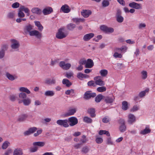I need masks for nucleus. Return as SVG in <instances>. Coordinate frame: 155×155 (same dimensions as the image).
Instances as JSON below:
<instances>
[{"label": "nucleus", "instance_id": "36", "mask_svg": "<svg viewBox=\"0 0 155 155\" xmlns=\"http://www.w3.org/2000/svg\"><path fill=\"white\" fill-rule=\"evenodd\" d=\"M34 23L35 25L38 28L39 31H41L43 30V27L39 21H35Z\"/></svg>", "mask_w": 155, "mask_h": 155}, {"label": "nucleus", "instance_id": "51", "mask_svg": "<svg viewBox=\"0 0 155 155\" xmlns=\"http://www.w3.org/2000/svg\"><path fill=\"white\" fill-rule=\"evenodd\" d=\"M15 16V13L14 12H10L8 14L7 17L8 18L12 19Z\"/></svg>", "mask_w": 155, "mask_h": 155}, {"label": "nucleus", "instance_id": "31", "mask_svg": "<svg viewBox=\"0 0 155 155\" xmlns=\"http://www.w3.org/2000/svg\"><path fill=\"white\" fill-rule=\"evenodd\" d=\"M19 91L21 92L26 93L27 94H30V91L27 88L24 87H21L19 88Z\"/></svg>", "mask_w": 155, "mask_h": 155}, {"label": "nucleus", "instance_id": "59", "mask_svg": "<svg viewBox=\"0 0 155 155\" xmlns=\"http://www.w3.org/2000/svg\"><path fill=\"white\" fill-rule=\"evenodd\" d=\"M37 128L36 127H33L29 128L28 129L29 130L31 134H32L35 132L37 130Z\"/></svg>", "mask_w": 155, "mask_h": 155}, {"label": "nucleus", "instance_id": "16", "mask_svg": "<svg viewBox=\"0 0 155 155\" xmlns=\"http://www.w3.org/2000/svg\"><path fill=\"white\" fill-rule=\"evenodd\" d=\"M45 83L48 85L55 84H56V80L54 78L52 79L48 78L45 81Z\"/></svg>", "mask_w": 155, "mask_h": 155}, {"label": "nucleus", "instance_id": "62", "mask_svg": "<svg viewBox=\"0 0 155 155\" xmlns=\"http://www.w3.org/2000/svg\"><path fill=\"white\" fill-rule=\"evenodd\" d=\"M146 26L145 24L143 23H141L139 24L138 26V28L140 29H141L143 28H145Z\"/></svg>", "mask_w": 155, "mask_h": 155}, {"label": "nucleus", "instance_id": "24", "mask_svg": "<svg viewBox=\"0 0 155 155\" xmlns=\"http://www.w3.org/2000/svg\"><path fill=\"white\" fill-rule=\"evenodd\" d=\"M23 103L25 106H28L31 103V100L29 98H26L21 101V103Z\"/></svg>", "mask_w": 155, "mask_h": 155}, {"label": "nucleus", "instance_id": "14", "mask_svg": "<svg viewBox=\"0 0 155 155\" xmlns=\"http://www.w3.org/2000/svg\"><path fill=\"white\" fill-rule=\"evenodd\" d=\"M8 48V45H2L1 50V58H2L4 56L5 51L7 50Z\"/></svg>", "mask_w": 155, "mask_h": 155}, {"label": "nucleus", "instance_id": "35", "mask_svg": "<svg viewBox=\"0 0 155 155\" xmlns=\"http://www.w3.org/2000/svg\"><path fill=\"white\" fill-rule=\"evenodd\" d=\"M104 96L101 94H98L95 98V101L97 103L100 102L102 99H104Z\"/></svg>", "mask_w": 155, "mask_h": 155}, {"label": "nucleus", "instance_id": "13", "mask_svg": "<svg viewBox=\"0 0 155 155\" xmlns=\"http://www.w3.org/2000/svg\"><path fill=\"white\" fill-rule=\"evenodd\" d=\"M136 121V118L135 116L132 114H130L128 116V122L130 124H132Z\"/></svg>", "mask_w": 155, "mask_h": 155}, {"label": "nucleus", "instance_id": "27", "mask_svg": "<svg viewBox=\"0 0 155 155\" xmlns=\"http://www.w3.org/2000/svg\"><path fill=\"white\" fill-rule=\"evenodd\" d=\"M76 112V110L75 109H72L69 110L68 112L65 114V117H68L71 115H74Z\"/></svg>", "mask_w": 155, "mask_h": 155}, {"label": "nucleus", "instance_id": "41", "mask_svg": "<svg viewBox=\"0 0 155 155\" xmlns=\"http://www.w3.org/2000/svg\"><path fill=\"white\" fill-rule=\"evenodd\" d=\"M84 122L90 124L92 122V119L88 117H85L83 119Z\"/></svg>", "mask_w": 155, "mask_h": 155}, {"label": "nucleus", "instance_id": "22", "mask_svg": "<svg viewBox=\"0 0 155 155\" xmlns=\"http://www.w3.org/2000/svg\"><path fill=\"white\" fill-rule=\"evenodd\" d=\"M31 12L32 13L36 14L38 15H41L42 13L41 9L36 7L33 8L31 10Z\"/></svg>", "mask_w": 155, "mask_h": 155}, {"label": "nucleus", "instance_id": "4", "mask_svg": "<svg viewBox=\"0 0 155 155\" xmlns=\"http://www.w3.org/2000/svg\"><path fill=\"white\" fill-rule=\"evenodd\" d=\"M10 41L11 43V47L12 49L15 50L19 48L20 44L18 41L15 39H12Z\"/></svg>", "mask_w": 155, "mask_h": 155}, {"label": "nucleus", "instance_id": "40", "mask_svg": "<svg viewBox=\"0 0 155 155\" xmlns=\"http://www.w3.org/2000/svg\"><path fill=\"white\" fill-rule=\"evenodd\" d=\"M141 74L142 79L145 80L147 78V73L146 71H143L141 72Z\"/></svg>", "mask_w": 155, "mask_h": 155}, {"label": "nucleus", "instance_id": "44", "mask_svg": "<svg viewBox=\"0 0 155 155\" xmlns=\"http://www.w3.org/2000/svg\"><path fill=\"white\" fill-rule=\"evenodd\" d=\"M100 72L101 76L105 77L107 75L108 71L107 70L103 69L101 70Z\"/></svg>", "mask_w": 155, "mask_h": 155}, {"label": "nucleus", "instance_id": "21", "mask_svg": "<svg viewBox=\"0 0 155 155\" xmlns=\"http://www.w3.org/2000/svg\"><path fill=\"white\" fill-rule=\"evenodd\" d=\"M91 14V11L89 10H83L81 12V15L84 18L88 17Z\"/></svg>", "mask_w": 155, "mask_h": 155}, {"label": "nucleus", "instance_id": "9", "mask_svg": "<svg viewBox=\"0 0 155 155\" xmlns=\"http://www.w3.org/2000/svg\"><path fill=\"white\" fill-rule=\"evenodd\" d=\"M129 6L131 8L136 9H140L142 8L140 4L138 3L134 2L130 3L129 4Z\"/></svg>", "mask_w": 155, "mask_h": 155}, {"label": "nucleus", "instance_id": "25", "mask_svg": "<svg viewBox=\"0 0 155 155\" xmlns=\"http://www.w3.org/2000/svg\"><path fill=\"white\" fill-rule=\"evenodd\" d=\"M28 117V115L26 114H22L20 115L17 120L20 122H21L25 120Z\"/></svg>", "mask_w": 155, "mask_h": 155}, {"label": "nucleus", "instance_id": "39", "mask_svg": "<svg viewBox=\"0 0 155 155\" xmlns=\"http://www.w3.org/2000/svg\"><path fill=\"white\" fill-rule=\"evenodd\" d=\"M88 113L90 114L91 117H94L95 116V109L94 108H90L88 109Z\"/></svg>", "mask_w": 155, "mask_h": 155}, {"label": "nucleus", "instance_id": "47", "mask_svg": "<svg viewBox=\"0 0 155 155\" xmlns=\"http://www.w3.org/2000/svg\"><path fill=\"white\" fill-rule=\"evenodd\" d=\"M110 121V118L108 116H105L103 119L102 121L105 123H107Z\"/></svg>", "mask_w": 155, "mask_h": 155}, {"label": "nucleus", "instance_id": "23", "mask_svg": "<svg viewBox=\"0 0 155 155\" xmlns=\"http://www.w3.org/2000/svg\"><path fill=\"white\" fill-rule=\"evenodd\" d=\"M72 21L77 25H79L80 22H84L85 21V19L84 18H75L72 19Z\"/></svg>", "mask_w": 155, "mask_h": 155}, {"label": "nucleus", "instance_id": "34", "mask_svg": "<svg viewBox=\"0 0 155 155\" xmlns=\"http://www.w3.org/2000/svg\"><path fill=\"white\" fill-rule=\"evenodd\" d=\"M55 93L54 91L51 90H48L45 93V95L47 96L52 97L54 96Z\"/></svg>", "mask_w": 155, "mask_h": 155}, {"label": "nucleus", "instance_id": "54", "mask_svg": "<svg viewBox=\"0 0 155 155\" xmlns=\"http://www.w3.org/2000/svg\"><path fill=\"white\" fill-rule=\"evenodd\" d=\"M73 75V73L71 72H67L65 74V76L68 78H70Z\"/></svg>", "mask_w": 155, "mask_h": 155}, {"label": "nucleus", "instance_id": "56", "mask_svg": "<svg viewBox=\"0 0 155 155\" xmlns=\"http://www.w3.org/2000/svg\"><path fill=\"white\" fill-rule=\"evenodd\" d=\"M82 138L81 139V142L82 143H84L86 142L87 141V140L86 139V137L84 135H83L82 137Z\"/></svg>", "mask_w": 155, "mask_h": 155}, {"label": "nucleus", "instance_id": "55", "mask_svg": "<svg viewBox=\"0 0 155 155\" xmlns=\"http://www.w3.org/2000/svg\"><path fill=\"white\" fill-rule=\"evenodd\" d=\"M106 143L108 145H113V143L111 140V137H108L107 138Z\"/></svg>", "mask_w": 155, "mask_h": 155}, {"label": "nucleus", "instance_id": "53", "mask_svg": "<svg viewBox=\"0 0 155 155\" xmlns=\"http://www.w3.org/2000/svg\"><path fill=\"white\" fill-rule=\"evenodd\" d=\"M87 85L88 86H93L95 87L96 86L95 82L93 81H91L87 82Z\"/></svg>", "mask_w": 155, "mask_h": 155}, {"label": "nucleus", "instance_id": "1", "mask_svg": "<svg viewBox=\"0 0 155 155\" xmlns=\"http://www.w3.org/2000/svg\"><path fill=\"white\" fill-rule=\"evenodd\" d=\"M64 31L65 28L64 27L59 28L56 34V37L59 39L65 38L68 35V33L67 32H64Z\"/></svg>", "mask_w": 155, "mask_h": 155}, {"label": "nucleus", "instance_id": "15", "mask_svg": "<svg viewBox=\"0 0 155 155\" xmlns=\"http://www.w3.org/2000/svg\"><path fill=\"white\" fill-rule=\"evenodd\" d=\"M27 95L25 93L21 92L18 94V103H21V101L22 100H24L27 98Z\"/></svg>", "mask_w": 155, "mask_h": 155}, {"label": "nucleus", "instance_id": "20", "mask_svg": "<svg viewBox=\"0 0 155 155\" xmlns=\"http://www.w3.org/2000/svg\"><path fill=\"white\" fill-rule=\"evenodd\" d=\"M94 64L93 61L91 59H88L85 65V67L86 68H91L94 66Z\"/></svg>", "mask_w": 155, "mask_h": 155}, {"label": "nucleus", "instance_id": "19", "mask_svg": "<svg viewBox=\"0 0 155 155\" xmlns=\"http://www.w3.org/2000/svg\"><path fill=\"white\" fill-rule=\"evenodd\" d=\"M5 76L8 80L11 81H14L18 78L16 75H13L8 72L6 73Z\"/></svg>", "mask_w": 155, "mask_h": 155}, {"label": "nucleus", "instance_id": "57", "mask_svg": "<svg viewBox=\"0 0 155 155\" xmlns=\"http://www.w3.org/2000/svg\"><path fill=\"white\" fill-rule=\"evenodd\" d=\"M139 109V108L137 105H134L130 110V111L132 112H134L138 110Z\"/></svg>", "mask_w": 155, "mask_h": 155}, {"label": "nucleus", "instance_id": "32", "mask_svg": "<svg viewBox=\"0 0 155 155\" xmlns=\"http://www.w3.org/2000/svg\"><path fill=\"white\" fill-rule=\"evenodd\" d=\"M76 27L75 24L70 23L67 25L66 28L69 31H72Z\"/></svg>", "mask_w": 155, "mask_h": 155}, {"label": "nucleus", "instance_id": "60", "mask_svg": "<svg viewBox=\"0 0 155 155\" xmlns=\"http://www.w3.org/2000/svg\"><path fill=\"white\" fill-rule=\"evenodd\" d=\"M114 56L115 58H121L122 55L121 54H119L117 52H115L113 55Z\"/></svg>", "mask_w": 155, "mask_h": 155}, {"label": "nucleus", "instance_id": "29", "mask_svg": "<svg viewBox=\"0 0 155 155\" xmlns=\"http://www.w3.org/2000/svg\"><path fill=\"white\" fill-rule=\"evenodd\" d=\"M151 132V130L148 127H146V128L143 130L141 131L140 134H141L145 135Z\"/></svg>", "mask_w": 155, "mask_h": 155}, {"label": "nucleus", "instance_id": "38", "mask_svg": "<svg viewBox=\"0 0 155 155\" xmlns=\"http://www.w3.org/2000/svg\"><path fill=\"white\" fill-rule=\"evenodd\" d=\"M33 145L34 146L42 147L45 145V143L43 142H35L33 143Z\"/></svg>", "mask_w": 155, "mask_h": 155}, {"label": "nucleus", "instance_id": "61", "mask_svg": "<svg viewBox=\"0 0 155 155\" xmlns=\"http://www.w3.org/2000/svg\"><path fill=\"white\" fill-rule=\"evenodd\" d=\"M96 141L97 143H101L103 142V139L101 137H97L96 139Z\"/></svg>", "mask_w": 155, "mask_h": 155}, {"label": "nucleus", "instance_id": "50", "mask_svg": "<svg viewBox=\"0 0 155 155\" xmlns=\"http://www.w3.org/2000/svg\"><path fill=\"white\" fill-rule=\"evenodd\" d=\"M9 99L12 101H15L17 99V97L15 95H11L9 96Z\"/></svg>", "mask_w": 155, "mask_h": 155}, {"label": "nucleus", "instance_id": "26", "mask_svg": "<svg viewBox=\"0 0 155 155\" xmlns=\"http://www.w3.org/2000/svg\"><path fill=\"white\" fill-rule=\"evenodd\" d=\"M90 150V147L89 146H85L83 147L81 150L82 153L86 154L88 153Z\"/></svg>", "mask_w": 155, "mask_h": 155}, {"label": "nucleus", "instance_id": "37", "mask_svg": "<svg viewBox=\"0 0 155 155\" xmlns=\"http://www.w3.org/2000/svg\"><path fill=\"white\" fill-rule=\"evenodd\" d=\"M122 109L124 110H126L128 108V102L126 101H123L122 103Z\"/></svg>", "mask_w": 155, "mask_h": 155}, {"label": "nucleus", "instance_id": "7", "mask_svg": "<svg viewBox=\"0 0 155 155\" xmlns=\"http://www.w3.org/2000/svg\"><path fill=\"white\" fill-rule=\"evenodd\" d=\"M68 122L71 126H73L77 124L78 122V119L75 117H72L69 118L68 120Z\"/></svg>", "mask_w": 155, "mask_h": 155}, {"label": "nucleus", "instance_id": "10", "mask_svg": "<svg viewBox=\"0 0 155 155\" xmlns=\"http://www.w3.org/2000/svg\"><path fill=\"white\" fill-rule=\"evenodd\" d=\"M114 97L113 96H104V100L106 104H111L113 102Z\"/></svg>", "mask_w": 155, "mask_h": 155}, {"label": "nucleus", "instance_id": "63", "mask_svg": "<svg viewBox=\"0 0 155 155\" xmlns=\"http://www.w3.org/2000/svg\"><path fill=\"white\" fill-rule=\"evenodd\" d=\"M107 27L104 25H102L100 26V29L104 32H106L107 31Z\"/></svg>", "mask_w": 155, "mask_h": 155}, {"label": "nucleus", "instance_id": "46", "mask_svg": "<svg viewBox=\"0 0 155 155\" xmlns=\"http://www.w3.org/2000/svg\"><path fill=\"white\" fill-rule=\"evenodd\" d=\"M109 4V2L107 0H104L102 2V5L104 7L108 6Z\"/></svg>", "mask_w": 155, "mask_h": 155}, {"label": "nucleus", "instance_id": "30", "mask_svg": "<svg viewBox=\"0 0 155 155\" xmlns=\"http://www.w3.org/2000/svg\"><path fill=\"white\" fill-rule=\"evenodd\" d=\"M33 28V26L30 24L26 25L25 26L24 28V30L25 31H26L27 32L30 33V32L32 31Z\"/></svg>", "mask_w": 155, "mask_h": 155}, {"label": "nucleus", "instance_id": "12", "mask_svg": "<svg viewBox=\"0 0 155 155\" xmlns=\"http://www.w3.org/2000/svg\"><path fill=\"white\" fill-rule=\"evenodd\" d=\"M53 12V9L51 7H47L44 8L42 12L45 15L50 14Z\"/></svg>", "mask_w": 155, "mask_h": 155}, {"label": "nucleus", "instance_id": "18", "mask_svg": "<svg viewBox=\"0 0 155 155\" xmlns=\"http://www.w3.org/2000/svg\"><path fill=\"white\" fill-rule=\"evenodd\" d=\"M60 10L64 13H68L71 11L69 7L66 4L62 5Z\"/></svg>", "mask_w": 155, "mask_h": 155}, {"label": "nucleus", "instance_id": "11", "mask_svg": "<svg viewBox=\"0 0 155 155\" xmlns=\"http://www.w3.org/2000/svg\"><path fill=\"white\" fill-rule=\"evenodd\" d=\"M94 80L95 81L96 85H97L101 86H104L105 84L104 81L100 79V77H96L94 78Z\"/></svg>", "mask_w": 155, "mask_h": 155}, {"label": "nucleus", "instance_id": "42", "mask_svg": "<svg viewBox=\"0 0 155 155\" xmlns=\"http://www.w3.org/2000/svg\"><path fill=\"white\" fill-rule=\"evenodd\" d=\"M97 90L100 92H104L106 91V88L104 86L100 87L97 88Z\"/></svg>", "mask_w": 155, "mask_h": 155}, {"label": "nucleus", "instance_id": "45", "mask_svg": "<svg viewBox=\"0 0 155 155\" xmlns=\"http://www.w3.org/2000/svg\"><path fill=\"white\" fill-rule=\"evenodd\" d=\"M119 129L120 132H124L126 130V126L125 124L120 125Z\"/></svg>", "mask_w": 155, "mask_h": 155}, {"label": "nucleus", "instance_id": "3", "mask_svg": "<svg viewBox=\"0 0 155 155\" xmlns=\"http://www.w3.org/2000/svg\"><path fill=\"white\" fill-rule=\"evenodd\" d=\"M56 123L58 125L64 127H68L69 126L67 119L58 120L57 121Z\"/></svg>", "mask_w": 155, "mask_h": 155}, {"label": "nucleus", "instance_id": "2", "mask_svg": "<svg viewBox=\"0 0 155 155\" xmlns=\"http://www.w3.org/2000/svg\"><path fill=\"white\" fill-rule=\"evenodd\" d=\"M96 96V93L92 92L91 91H87L85 93L84 98L85 99L87 100L90 99L91 97H94Z\"/></svg>", "mask_w": 155, "mask_h": 155}, {"label": "nucleus", "instance_id": "28", "mask_svg": "<svg viewBox=\"0 0 155 155\" xmlns=\"http://www.w3.org/2000/svg\"><path fill=\"white\" fill-rule=\"evenodd\" d=\"M23 154L22 150L20 148L16 149L13 152V155H22Z\"/></svg>", "mask_w": 155, "mask_h": 155}, {"label": "nucleus", "instance_id": "58", "mask_svg": "<svg viewBox=\"0 0 155 155\" xmlns=\"http://www.w3.org/2000/svg\"><path fill=\"white\" fill-rule=\"evenodd\" d=\"M12 150L10 149H8L6 150L3 155H9V154L12 153Z\"/></svg>", "mask_w": 155, "mask_h": 155}, {"label": "nucleus", "instance_id": "64", "mask_svg": "<svg viewBox=\"0 0 155 155\" xmlns=\"http://www.w3.org/2000/svg\"><path fill=\"white\" fill-rule=\"evenodd\" d=\"M84 75H85L81 73H79L77 74V77L78 78L81 79V78H83Z\"/></svg>", "mask_w": 155, "mask_h": 155}, {"label": "nucleus", "instance_id": "52", "mask_svg": "<svg viewBox=\"0 0 155 155\" xmlns=\"http://www.w3.org/2000/svg\"><path fill=\"white\" fill-rule=\"evenodd\" d=\"M20 4L18 2H15L12 4V7L13 8H16L20 6Z\"/></svg>", "mask_w": 155, "mask_h": 155}, {"label": "nucleus", "instance_id": "5", "mask_svg": "<svg viewBox=\"0 0 155 155\" xmlns=\"http://www.w3.org/2000/svg\"><path fill=\"white\" fill-rule=\"evenodd\" d=\"M121 11L119 9H117L116 13V17L117 21L119 23H121L124 21V18L121 16Z\"/></svg>", "mask_w": 155, "mask_h": 155}, {"label": "nucleus", "instance_id": "48", "mask_svg": "<svg viewBox=\"0 0 155 155\" xmlns=\"http://www.w3.org/2000/svg\"><path fill=\"white\" fill-rule=\"evenodd\" d=\"M20 9L23 11H24L25 12L28 13L29 12V10L27 8L25 7L24 6L21 5L20 6Z\"/></svg>", "mask_w": 155, "mask_h": 155}, {"label": "nucleus", "instance_id": "8", "mask_svg": "<svg viewBox=\"0 0 155 155\" xmlns=\"http://www.w3.org/2000/svg\"><path fill=\"white\" fill-rule=\"evenodd\" d=\"M31 36H35L37 38H40L41 37V34L38 31L36 30H32L29 34Z\"/></svg>", "mask_w": 155, "mask_h": 155}, {"label": "nucleus", "instance_id": "33", "mask_svg": "<svg viewBox=\"0 0 155 155\" xmlns=\"http://www.w3.org/2000/svg\"><path fill=\"white\" fill-rule=\"evenodd\" d=\"M62 83L63 84L65 85L67 87H69L72 84V83L67 79H64L62 80Z\"/></svg>", "mask_w": 155, "mask_h": 155}, {"label": "nucleus", "instance_id": "6", "mask_svg": "<svg viewBox=\"0 0 155 155\" xmlns=\"http://www.w3.org/2000/svg\"><path fill=\"white\" fill-rule=\"evenodd\" d=\"M59 66L63 69L65 70H68L71 67V64L70 63L65 64L64 61H61L59 62Z\"/></svg>", "mask_w": 155, "mask_h": 155}, {"label": "nucleus", "instance_id": "43", "mask_svg": "<svg viewBox=\"0 0 155 155\" xmlns=\"http://www.w3.org/2000/svg\"><path fill=\"white\" fill-rule=\"evenodd\" d=\"M10 144V143L8 141H5L2 145V149H6L9 145Z\"/></svg>", "mask_w": 155, "mask_h": 155}, {"label": "nucleus", "instance_id": "17", "mask_svg": "<svg viewBox=\"0 0 155 155\" xmlns=\"http://www.w3.org/2000/svg\"><path fill=\"white\" fill-rule=\"evenodd\" d=\"M94 34L92 33L86 34L84 36L83 40L85 41H88L94 37Z\"/></svg>", "mask_w": 155, "mask_h": 155}, {"label": "nucleus", "instance_id": "49", "mask_svg": "<svg viewBox=\"0 0 155 155\" xmlns=\"http://www.w3.org/2000/svg\"><path fill=\"white\" fill-rule=\"evenodd\" d=\"M22 11H23L20 9V8L18 13V16L19 17L23 18L25 17V15Z\"/></svg>", "mask_w": 155, "mask_h": 155}]
</instances>
